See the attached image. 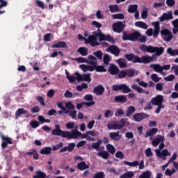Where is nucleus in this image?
Instances as JSON below:
<instances>
[{
  "mask_svg": "<svg viewBox=\"0 0 178 178\" xmlns=\"http://www.w3.org/2000/svg\"><path fill=\"white\" fill-rule=\"evenodd\" d=\"M93 35H90L88 38H85L83 35H79L78 40L83 41L85 40L86 44H90L92 47H97L99 45L98 42V38L99 41H112L111 35H105L103 34L101 30L98 29L97 31L92 33Z\"/></svg>",
  "mask_w": 178,
  "mask_h": 178,
  "instance_id": "1",
  "label": "nucleus"
},
{
  "mask_svg": "<svg viewBox=\"0 0 178 178\" xmlns=\"http://www.w3.org/2000/svg\"><path fill=\"white\" fill-rule=\"evenodd\" d=\"M65 76L67 80L70 81V83H74L76 80H77V81H88V83L91 81V74H81L79 72H76L74 73V76H73V75H70L67 70H65Z\"/></svg>",
  "mask_w": 178,
  "mask_h": 178,
  "instance_id": "2",
  "label": "nucleus"
},
{
  "mask_svg": "<svg viewBox=\"0 0 178 178\" xmlns=\"http://www.w3.org/2000/svg\"><path fill=\"white\" fill-rule=\"evenodd\" d=\"M128 60H132L134 63H149L154 60V58L150 56H143L138 57V56H134V54H127L126 56Z\"/></svg>",
  "mask_w": 178,
  "mask_h": 178,
  "instance_id": "3",
  "label": "nucleus"
},
{
  "mask_svg": "<svg viewBox=\"0 0 178 178\" xmlns=\"http://www.w3.org/2000/svg\"><path fill=\"white\" fill-rule=\"evenodd\" d=\"M140 49L143 51V52H148L149 54L156 53L157 56H161L165 51V49L163 47H154L152 46H147V45H141L140 47Z\"/></svg>",
  "mask_w": 178,
  "mask_h": 178,
  "instance_id": "4",
  "label": "nucleus"
},
{
  "mask_svg": "<svg viewBox=\"0 0 178 178\" xmlns=\"http://www.w3.org/2000/svg\"><path fill=\"white\" fill-rule=\"evenodd\" d=\"M71 132L62 131L59 125H55V129L52 131L51 134L53 136H60L63 138H67L68 140H72V134Z\"/></svg>",
  "mask_w": 178,
  "mask_h": 178,
  "instance_id": "5",
  "label": "nucleus"
},
{
  "mask_svg": "<svg viewBox=\"0 0 178 178\" xmlns=\"http://www.w3.org/2000/svg\"><path fill=\"white\" fill-rule=\"evenodd\" d=\"M165 148V143L163 142H161V143L159 145V149H155V153L156 156L158 158H161L165 161L166 159V156H169L170 155V153L169 151L166 149H163ZM161 149H163L161 151Z\"/></svg>",
  "mask_w": 178,
  "mask_h": 178,
  "instance_id": "6",
  "label": "nucleus"
},
{
  "mask_svg": "<svg viewBox=\"0 0 178 178\" xmlns=\"http://www.w3.org/2000/svg\"><path fill=\"white\" fill-rule=\"evenodd\" d=\"M152 24L154 27V30H152V29H149L146 31V34L149 37H152V34H154V37H156V35L159 34V30H161L159 27V22H152Z\"/></svg>",
  "mask_w": 178,
  "mask_h": 178,
  "instance_id": "7",
  "label": "nucleus"
},
{
  "mask_svg": "<svg viewBox=\"0 0 178 178\" xmlns=\"http://www.w3.org/2000/svg\"><path fill=\"white\" fill-rule=\"evenodd\" d=\"M79 127L77 125H76L75 127V129H73L70 134H71V139L74 138V140H77L79 138H86L87 139V132H86L85 134H81V132L79 131L78 130Z\"/></svg>",
  "mask_w": 178,
  "mask_h": 178,
  "instance_id": "8",
  "label": "nucleus"
},
{
  "mask_svg": "<svg viewBox=\"0 0 178 178\" xmlns=\"http://www.w3.org/2000/svg\"><path fill=\"white\" fill-rule=\"evenodd\" d=\"M161 34L163 36V40L169 42L173 38V34L168 29H163L161 31Z\"/></svg>",
  "mask_w": 178,
  "mask_h": 178,
  "instance_id": "9",
  "label": "nucleus"
},
{
  "mask_svg": "<svg viewBox=\"0 0 178 178\" xmlns=\"http://www.w3.org/2000/svg\"><path fill=\"white\" fill-rule=\"evenodd\" d=\"M163 102V96L159 95L156 96L155 97L152 98L151 103L152 105H154L155 106L163 105L162 103Z\"/></svg>",
  "mask_w": 178,
  "mask_h": 178,
  "instance_id": "10",
  "label": "nucleus"
},
{
  "mask_svg": "<svg viewBox=\"0 0 178 178\" xmlns=\"http://www.w3.org/2000/svg\"><path fill=\"white\" fill-rule=\"evenodd\" d=\"M140 33L138 32H135L131 34H128V35H124L123 36V40H129L130 41H136L137 40H138V38H140Z\"/></svg>",
  "mask_w": 178,
  "mask_h": 178,
  "instance_id": "11",
  "label": "nucleus"
},
{
  "mask_svg": "<svg viewBox=\"0 0 178 178\" xmlns=\"http://www.w3.org/2000/svg\"><path fill=\"white\" fill-rule=\"evenodd\" d=\"M108 130H121L122 126L118 123V121H113L107 124Z\"/></svg>",
  "mask_w": 178,
  "mask_h": 178,
  "instance_id": "12",
  "label": "nucleus"
},
{
  "mask_svg": "<svg viewBox=\"0 0 178 178\" xmlns=\"http://www.w3.org/2000/svg\"><path fill=\"white\" fill-rule=\"evenodd\" d=\"M106 51L107 52H110V54H113L115 56H119V54H120V49H119V47L116 46H110L106 49Z\"/></svg>",
  "mask_w": 178,
  "mask_h": 178,
  "instance_id": "13",
  "label": "nucleus"
},
{
  "mask_svg": "<svg viewBox=\"0 0 178 178\" xmlns=\"http://www.w3.org/2000/svg\"><path fill=\"white\" fill-rule=\"evenodd\" d=\"M123 27H124V24L122 22H117L113 24V30L115 33H122Z\"/></svg>",
  "mask_w": 178,
  "mask_h": 178,
  "instance_id": "14",
  "label": "nucleus"
},
{
  "mask_svg": "<svg viewBox=\"0 0 178 178\" xmlns=\"http://www.w3.org/2000/svg\"><path fill=\"white\" fill-rule=\"evenodd\" d=\"M148 118V115L144 113H140L134 114L133 116L134 120L135 122H141L143 119H147Z\"/></svg>",
  "mask_w": 178,
  "mask_h": 178,
  "instance_id": "15",
  "label": "nucleus"
},
{
  "mask_svg": "<svg viewBox=\"0 0 178 178\" xmlns=\"http://www.w3.org/2000/svg\"><path fill=\"white\" fill-rule=\"evenodd\" d=\"M87 63L88 65H90L92 67H95L97 66V63H98V60H97V58L92 55H90L87 59Z\"/></svg>",
  "mask_w": 178,
  "mask_h": 178,
  "instance_id": "16",
  "label": "nucleus"
},
{
  "mask_svg": "<svg viewBox=\"0 0 178 178\" xmlns=\"http://www.w3.org/2000/svg\"><path fill=\"white\" fill-rule=\"evenodd\" d=\"M165 142V136H159L154 140H152V144L153 147H158L159 143H164Z\"/></svg>",
  "mask_w": 178,
  "mask_h": 178,
  "instance_id": "17",
  "label": "nucleus"
},
{
  "mask_svg": "<svg viewBox=\"0 0 178 178\" xmlns=\"http://www.w3.org/2000/svg\"><path fill=\"white\" fill-rule=\"evenodd\" d=\"M79 68L86 73V72H94L95 70V68L94 67H92L91 65H79Z\"/></svg>",
  "mask_w": 178,
  "mask_h": 178,
  "instance_id": "18",
  "label": "nucleus"
},
{
  "mask_svg": "<svg viewBox=\"0 0 178 178\" xmlns=\"http://www.w3.org/2000/svg\"><path fill=\"white\" fill-rule=\"evenodd\" d=\"M173 19L172 11L168 12V13H163V15L160 17V22H165V20H172Z\"/></svg>",
  "mask_w": 178,
  "mask_h": 178,
  "instance_id": "19",
  "label": "nucleus"
},
{
  "mask_svg": "<svg viewBox=\"0 0 178 178\" xmlns=\"http://www.w3.org/2000/svg\"><path fill=\"white\" fill-rule=\"evenodd\" d=\"M109 136L110 138H111V140H114V141H119V140L122 138V135H120V131L111 132L109 134Z\"/></svg>",
  "mask_w": 178,
  "mask_h": 178,
  "instance_id": "20",
  "label": "nucleus"
},
{
  "mask_svg": "<svg viewBox=\"0 0 178 178\" xmlns=\"http://www.w3.org/2000/svg\"><path fill=\"white\" fill-rule=\"evenodd\" d=\"M150 67L154 69V72L156 73H160V74H163V71H162V66L159 64H152Z\"/></svg>",
  "mask_w": 178,
  "mask_h": 178,
  "instance_id": "21",
  "label": "nucleus"
},
{
  "mask_svg": "<svg viewBox=\"0 0 178 178\" xmlns=\"http://www.w3.org/2000/svg\"><path fill=\"white\" fill-rule=\"evenodd\" d=\"M101 144H102V140H99L97 142L92 145V147L93 149H96V151H102V149H104V147H101Z\"/></svg>",
  "mask_w": 178,
  "mask_h": 178,
  "instance_id": "22",
  "label": "nucleus"
},
{
  "mask_svg": "<svg viewBox=\"0 0 178 178\" xmlns=\"http://www.w3.org/2000/svg\"><path fill=\"white\" fill-rule=\"evenodd\" d=\"M93 91L96 95H102V94H104V91H105V88L102 85H99L95 87Z\"/></svg>",
  "mask_w": 178,
  "mask_h": 178,
  "instance_id": "23",
  "label": "nucleus"
},
{
  "mask_svg": "<svg viewBox=\"0 0 178 178\" xmlns=\"http://www.w3.org/2000/svg\"><path fill=\"white\" fill-rule=\"evenodd\" d=\"M51 152L52 147H44L42 148L40 151V154H41V155H50Z\"/></svg>",
  "mask_w": 178,
  "mask_h": 178,
  "instance_id": "24",
  "label": "nucleus"
},
{
  "mask_svg": "<svg viewBox=\"0 0 178 178\" xmlns=\"http://www.w3.org/2000/svg\"><path fill=\"white\" fill-rule=\"evenodd\" d=\"M108 70L110 74H112V75L118 74V73H119V68H118L113 64H111Z\"/></svg>",
  "mask_w": 178,
  "mask_h": 178,
  "instance_id": "25",
  "label": "nucleus"
},
{
  "mask_svg": "<svg viewBox=\"0 0 178 178\" xmlns=\"http://www.w3.org/2000/svg\"><path fill=\"white\" fill-rule=\"evenodd\" d=\"M97 155L103 159H108V158H109V153L106 151H104V149L99 151Z\"/></svg>",
  "mask_w": 178,
  "mask_h": 178,
  "instance_id": "26",
  "label": "nucleus"
},
{
  "mask_svg": "<svg viewBox=\"0 0 178 178\" xmlns=\"http://www.w3.org/2000/svg\"><path fill=\"white\" fill-rule=\"evenodd\" d=\"M120 91H122L124 94H129V92H131V89L129 87V86L122 83L121 84Z\"/></svg>",
  "mask_w": 178,
  "mask_h": 178,
  "instance_id": "27",
  "label": "nucleus"
},
{
  "mask_svg": "<svg viewBox=\"0 0 178 178\" xmlns=\"http://www.w3.org/2000/svg\"><path fill=\"white\" fill-rule=\"evenodd\" d=\"M51 48H65L67 49V44L65 42H58L51 46Z\"/></svg>",
  "mask_w": 178,
  "mask_h": 178,
  "instance_id": "28",
  "label": "nucleus"
},
{
  "mask_svg": "<svg viewBox=\"0 0 178 178\" xmlns=\"http://www.w3.org/2000/svg\"><path fill=\"white\" fill-rule=\"evenodd\" d=\"M77 52L82 56H87V55H88V49H87V47H80L78 49Z\"/></svg>",
  "mask_w": 178,
  "mask_h": 178,
  "instance_id": "29",
  "label": "nucleus"
},
{
  "mask_svg": "<svg viewBox=\"0 0 178 178\" xmlns=\"http://www.w3.org/2000/svg\"><path fill=\"white\" fill-rule=\"evenodd\" d=\"M88 168H90V166L86 164L84 161H81L77 164V168L79 169V170H86V169H88Z\"/></svg>",
  "mask_w": 178,
  "mask_h": 178,
  "instance_id": "30",
  "label": "nucleus"
},
{
  "mask_svg": "<svg viewBox=\"0 0 178 178\" xmlns=\"http://www.w3.org/2000/svg\"><path fill=\"white\" fill-rule=\"evenodd\" d=\"M27 113V111L24 110V108H18L15 113V118H20L22 115H26Z\"/></svg>",
  "mask_w": 178,
  "mask_h": 178,
  "instance_id": "31",
  "label": "nucleus"
},
{
  "mask_svg": "<svg viewBox=\"0 0 178 178\" xmlns=\"http://www.w3.org/2000/svg\"><path fill=\"white\" fill-rule=\"evenodd\" d=\"M124 165H127V166H129L130 168H136V166L138 165H140V162H138V161H135L133 162L124 161Z\"/></svg>",
  "mask_w": 178,
  "mask_h": 178,
  "instance_id": "32",
  "label": "nucleus"
},
{
  "mask_svg": "<svg viewBox=\"0 0 178 178\" xmlns=\"http://www.w3.org/2000/svg\"><path fill=\"white\" fill-rule=\"evenodd\" d=\"M135 26L136 27H140V29H143L144 30H147V29H148V26L147 25V24L143 22H136L135 23Z\"/></svg>",
  "mask_w": 178,
  "mask_h": 178,
  "instance_id": "33",
  "label": "nucleus"
},
{
  "mask_svg": "<svg viewBox=\"0 0 178 178\" xmlns=\"http://www.w3.org/2000/svg\"><path fill=\"white\" fill-rule=\"evenodd\" d=\"M115 101H116V102H126V101H127V97H126L125 95H120V96H116L115 97Z\"/></svg>",
  "mask_w": 178,
  "mask_h": 178,
  "instance_id": "34",
  "label": "nucleus"
},
{
  "mask_svg": "<svg viewBox=\"0 0 178 178\" xmlns=\"http://www.w3.org/2000/svg\"><path fill=\"white\" fill-rule=\"evenodd\" d=\"M138 5H130L129 6V9H128V12L129 13H136L138 10Z\"/></svg>",
  "mask_w": 178,
  "mask_h": 178,
  "instance_id": "35",
  "label": "nucleus"
},
{
  "mask_svg": "<svg viewBox=\"0 0 178 178\" xmlns=\"http://www.w3.org/2000/svg\"><path fill=\"white\" fill-rule=\"evenodd\" d=\"M158 133V128H153L146 132V137H151Z\"/></svg>",
  "mask_w": 178,
  "mask_h": 178,
  "instance_id": "36",
  "label": "nucleus"
},
{
  "mask_svg": "<svg viewBox=\"0 0 178 178\" xmlns=\"http://www.w3.org/2000/svg\"><path fill=\"white\" fill-rule=\"evenodd\" d=\"M117 63H118L120 67H127V63L126 62V60L122 59V58H120L118 60H117Z\"/></svg>",
  "mask_w": 178,
  "mask_h": 178,
  "instance_id": "37",
  "label": "nucleus"
},
{
  "mask_svg": "<svg viewBox=\"0 0 178 178\" xmlns=\"http://www.w3.org/2000/svg\"><path fill=\"white\" fill-rule=\"evenodd\" d=\"M151 175H152V172L149 170H147L145 172H143L138 178H151Z\"/></svg>",
  "mask_w": 178,
  "mask_h": 178,
  "instance_id": "38",
  "label": "nucleus"
},
{
  "mask_svg": "<svg viewBox=\"0 0 178 178\" xmlns=\"http://www.w3.org/2000/svg\"><path fill=\"white\" fill-rule=\"evenodd\" d=\"M134 112H136V108L133 106H131L128 108L126 116H127V118H129V116H130L131 115H133V113H134Z\"/></svg>",
  "mask_w": 178,
  "mask_h": 178,
  "instance_id": "39",
  "label": "nucleus"
},
{
  "mask_svg": "<svg viewBox=\"0 0 178 178\" xmlns=\"http://www.w3.org/2000/svg\"><path fill=\"white\" fill-rule=\"evenodd\" d=\"M57 106L60 109H62L64 113H66V114L69 113V110L66 108V107L63 106V102L57 103Z\"/></svg>",
  "mask_w": 178,
  "mask_h": 178,
  "instance_id": "40",
  "label": "nucleus"
},
{
  "mask_svg": "<svg viewBox=\"0 0 178 178\" xmlns=\"http://www.w3.org/2000/svg\"><path fill=\"white\" fill-rule=\"evenodd\" d=\"M72 60H75L78 63H87V58L83 57H78L76 58H72Z\"/></svg>",
  "mask_w": 178,
  "mask_h": 178,
  "instance_id": "41",
  "label": "nucleus"
},
{
  "mask_svg": "<svg viewBox=\"0 0 178 178\" xmlns=\"http://www.w3.org/2000/svg\"><path fill=\"white\" fill-rule=\"evenodd\" d=\"M47 177V175L45 172H42V171H37L36 175L33 176V178H45Z\"/></svg>",
  "mask_w": 178,
  "mask_h": 178,
  "instance_id": "42",
  "label": "nucleus"
},
{
  "mask_svg": "<svg viewBox=\"0 0 178 178\" xmlns=\"http://www.w3.org/2000/svg\"><path fill=\"white\" fill-rule=\"evenodd\" d=\"M108 8L111 13H115V12H119V7L118 6V5H110Z\"/></svg>",
  "mask_w": 178,
  "mask_h": 178,
  "instance_id": "43",
  "label": "nucleus"
},
{
  "mask_svg": "<svg viewBox=\"0 0 178 178\" xmlns=\"http://www.w3.org/2000/svg\"><path fill=\"white\" fill-rule=\"evenodd\" d=\"M120 126H121V129H123L124 126H129L130 123L127 122V119L122 118L120 121Z\"/></svg>",
  "mask_w": 178,
  "mask_h": 178,
  "instance_id": "44",
  "label": "nucleus"
},
{
  "mask_svg": "<svg viewBox=\"0 0 178 178\" xmlns=\"http://www.w3.org/2000/svg\"><path fill=\"white\" fill-rule=\"evenodd\" d=\"M126 72L127 77H134L137 74V72L134 71V70H127Z\"/></svg>",
  "mask_w": 178,
  "mask_h": 178,
  "instance_id": "45",
  "label": "nucleus"
},
{
  "mask_svg": "<svg viewBox=\"0 0 178 178\" xmlns=\"http://www.w3.org/2000/svg\"><path fill=\"white\" fill-rule=\"evenodd\" d=\"M176 173V170L172 168L170 170L169 168L165 170V176H172V175H175Z\"/></svg>",
  "mask_w": 178,
  "mask_h": 178,
  "instance_id": "46",
  "label": "nucleus"
},
{
  "mask_svg": "<svg viewBox=\"0 0 178 178\" xmlns=\"http://www.w3.org/2000/svg\"><path fill=\"white\" fill-rule=\"evenodd\" d=\"M106 149L108 151V152H110L111 154H115V147H113V145H111V144H108L106 145Z\"/></svg>",
  "mask_w": 178,
  "mask_h": 178,
  "instance_id": "47",
  "label": "nucleus"
},
{
  "mask_svg": "<svg viewBox=\"0 0 178 178\" xmlns=\"http://www.w3.org/2000/svg\"><path fill=\"white\" fill-rule=\"evenodd\" d=\"M147 16H148V9L145 7H143V12L141 13V17L142 19H147Z\"/></svg>",
  "mask_w": 178,
  "mask_h": 178,
  "instance_id": "48",
  "label": "nucleus"
},
{
  "mask_svg": "<svg viewBox=\"0 0 178 178\" xmlns=\"http://www.w3.org/2000/svg\"><path fill=\"white\" fill-rule=\"evenodd\" d=\"M65 108H67V109H74L76 107L74 106V105L73 104V103L72 102H67L65 104Z\"/></svg>",
  "mask_w": 178,
  "mask_h": 178,
  "instance_id": "49",
  "label": "nucleus"
},
{
  "mask_svg": "<svg viewBox=\"0 0 178 178\" xmlns=\"http://www.w3.org/2000/svg\"><path fill=\"white\" fill-rule=\"evenodd\" d=\"M95 70H96V72H106V69H105V67L102 65L95 66Z\"/></svg>",
  "mask_w": 178,
  "mask_h": 178,
  "instance_id": "50",
  "label": "nucleus"
},
{
  "mask_svg": "<svg viewBox=\"0 0 178 178\" xmlns=\"http://www.w3.org/2000/svg\"><path fill=\"white\" fill-rule=\"evenodd\" d=\"M103 59H104V63L105 65H109V62L111 61V56L109 55L105 54L104 56Z\"/></svg>",
  "mask_w": 178,
  "mask_h": 178,
  "instance_id": "51",
  "label": "nucleus"
},
{
  "mask_svg": "<svg viewBox=\"0 0 178 178\" xmlns=\"http://www.w3.org/2000/svg\"><path fill=\"white\" fill-rule=\"evenodd\" d=\"M92 137H98L99 136V132L98 131H87Z\"/></svg>",
  "mask_w": 178,
  "mask_h": 178,
  "instance_id": "52",
  "label": "nucleus"
},
{
  "mask_svg": "<svg viewBox=\"0 0 178 178\" xmlns=\"http://www.w3.org/2000/svg\"><path fill=\"white\" fill-rule=\"evenodd\" d=\"M1 137L4 143H7V144H12V140H10V138L4 136L3 135H1Z\"/></svg>",
  "mask_w": 178,
  "mask_h": 178,
  "instance_id": "53",
  "label": "nucleus"
},
{
  "mask_svg": "<svg viewBox=\"0 0 178 178\" xmlns=\"http://www.w3.org/2000/svg\"><path fill=\"white\" fill-rule=\"evenodd\" d=\"M113 19H118L119 20H122L124 19V15L123 14H115L112 15Z\"/></svg>",
  "mask_w": 178,
  "mask_h": 178,
  "instance_id": "54",
  "label": "nucleus"
},
{
  "mask_svg": "<svg viewBox=\"0 0 178 178\" xmlns=\"http://www.w3.org/2000/svg\"><path fill=\"white\" fill-rule=\"evenodd\" d=\"M126 76H127V71L122 70L118 73L119 79H125Z\"/></svg>",
  "mask_w": 178,
  "mask_h": 178,
  "instance_id": "55",
  "label": "nucleus"
},
{
  "mask_svg": "<svg viewBox=\"0 0 178 178\" xmlns=\"http://www.w3.org/2000/svg\"><path fill=\"white\" fill-rule=\"evenodd\" d=\"M145 154L146 156H147L148 158H149V156H152V155H153L152 150L151 149L150 147H149L145 150Z\"/></svg>",
  "mask_w": 178,
  "mask_h": 178,
  "instance_id": "56",
  "label": "nucleus"
},
{
  "mask_svg": "<svg viewBox=\"0 0 178 178\" xmlns=\"http://www.w3.org/2000/svg\"><path fill=\"white\" fill-rule=\"evenodd\" d=\"M104 116L105 118H112V116H113V111L111 110L106 111L104 113Z\"/></svg>",
  "mask_w": 178,
  "mask_h": 178,
  "instance_id": "57",
  "label": "nucleus"
},
{
  "mask_svg": "<svg viewBox=\"0 0 178 178\" xmlns=\"http://www.w3.org/2000/svg\"><path fill=\"white\" fill-rule=\"evenodd\" d=\"M65 127L68 129H73L74 127L76 129V124L74 122H68L66 124Z\"/></svg>",
  "mask_w": 178,
  "mask_h": 178,
  "instance_id": "58",
  "label": "nucleus"
},
{
  "mask_svg": "<svg viewBox=\"0 0 178 178\" xmlns=\"http://www.w3.org/2000/svg\"><path fill=\"white\" fill-rule=\"evenodd\" d=\"M151 77L152 80H153V81H154L155 83H158V81L161 80V78L158 77V75L156 74H152L151 75Z\"/></svg>",
  "mask_w": 178,
  "mask_h": 178,
  "instance_id": "59",
  "label": "nucleus"
},
{
  "mask_svg": "<svg viewBox=\"0 0 178 178\" xmlns=\"http://www.w3.org/2000/svg\"><path fill=\"white\" fill-rule=\"evenodd\" d=\"M93 55L98 58V59H102V51H97L93 53Z\"/></svg>",
  "mask_w": 178,
  "mask_h": 178,
  "instance_id": "60",
  "label": "nucleus"
},
{
  "mask_svg": "<svg viewBox=\"0 0 178 178\" xmlns=\"http://www.w3.org/2000/svg\"><path fill=\"white\" fill-rule=\"evenodd\" d=\"M30 124L31 127H33V129H37V127L40 126V122H38V121H31L30 122Z\"/></svg>",
  "mask_w": 178,
  "mask_h": 178,
  "instance_id": "61",
  "label": "nucleus"
},
{
  "mask_svg": "<svg viewBox=\"0 0 178 178\" xmlns=\"http://www.w3.org/2000/svg\"><path fill=\"white\" fill-rule=\"evenodd\" d=\"M122 115H124V111L122 108L118 109L115 113V116H122Z\"/></svg>",
  "mask_w": 178,
  "mask_h": 178,
  "instance_id": "62",
  "label": "nucleus"
},
{
  "mask_svg": "<svg viewBox=\"0 0 178 178\" xmlns=\"http://www.w3.org/2000/svg\"><path fill=\"white\" fill-rule=\"evenodd\" d=\"M124 175L127 177V178H132V177H134V172L129 171L124 173Z\"/></svg>",
  "mask_w": 178,
  "mask_h": 178,
  "instance_id": "63",
  "label": "nucleus"
},
{
  "mask_svg": "<svg viewBox=\"0 0 178 178\" xmlns=\"http://www.w3.org/2000/svg\"><path fill=\"white\" fill-rule=\"evenodd\" d=\"M93 178H104V172H99L95 174Z\"/></svg>",
  "mask_w": 178,
  "mask_h": 178,
  "instance_id": "64",
  "label": "nucleus"
}]
</instances>
